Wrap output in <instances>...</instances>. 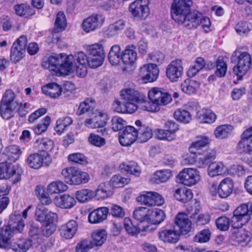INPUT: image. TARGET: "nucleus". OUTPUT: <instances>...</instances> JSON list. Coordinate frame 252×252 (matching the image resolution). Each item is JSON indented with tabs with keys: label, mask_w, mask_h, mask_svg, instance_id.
I'll return each mask as SVG.
<instances>
[{
	"label": "nucleus",
	"mask_w": 252,
	"mask_h": 252,
	"mask_svg": "<svg viewBox=\"0 0 252 252\" xmlns=\"http://www.w3.org/2000/svg\"><path fill=\"white\" fill-rule=\"evenodd\" d=\"M120 97L123 102L115 100L113 104L116 112L121 113H133L138 108L137 104L144 100V96L135 90L132 83H128L120 92Z\"/></svg>",
	"instance_id": "obj_1"
},
{
	"label": "nucleus",
	"mask_w": 252,
	"mask_h": 252,
	"mask_svg": "<svg viewBox=\"0 0 252 252\" xmlns=\"http://www.w3.org/2000/svg\"><path fill=\"white\" fill-rule=\"evenodd\" d=\"M73 56L63 53L54 54L42 63L43 67L56 73L63 75L70 74L73 68Z\"/></svg>",
	"instance_id": "obj_2"
},
{
	"label": "nucleus",
	"mask_w": 252,
	"mask_h": 252,
	"mask_svg": "<svg viewBox=\"0 0 252 252\" xmlns=\"http://www.w3.org/2000/svg\"><path fill=\"white\" fill-rule=\"evenodd\" d=\"M150 101L144 103L143 109L149 112H156L160 109V106L169 103L172 98L167 92L162 91L161 88H153L148 93Z\"/></svg>",
	"instance_id": "obj_3"
},
{
	"label": "nucleus",
	"mask_w": 252,
	"mask_h": 252,
	"mask_svg": "<svg viewBox=\"0 0 252 252\" xmlns=\"http://www.w3.org/2000/svg\"><path fill=\"white\" fill-rule=\"evenodd\" d=\"M238 53L239 55H238L237 52L235 51L232 55L231 59L232 62L237 60V64L233 67V72L238 76V78H241L250 69L252 60L250 55L247 52H243Z\"/></svg>",
	"instance_id": "obj_4"
},
{
	"label": "nucleus",
	"mask_w": 252,
	"mask_h": 252,
	"mask_svg": "<svg viewBox=\"0 0 252 252\" xmlns=\"http://www.w3.org/2000/svg\"><path fill=\"white\" fill-rule=\"evenodd\" d=\"M252 213L251 204H242L238 207L233 212L231 218L232 226L235 229L241 228L247 223L250 219V215Z\"/></svg>",
	"instance_id": "obj_5"
},
{
	"label": "nucleus",
	"mask_w": 252,
	"mask_h": 252,
	"mask_svg": "<svg viewBox=\"0 0 252 252\" xmlns=\"http://www.w3.org/2000/svg\"><path fill=\"white\" fill-rule=\"evenodd\" d=\"M191 0H174L171 7L172 18L176 21L191 11Z\"/></svg>",
	"instance_id": "obj_6"
},
{
	"label": "nucleus",
	"mask_w": 252,
	"mask_h": 252,
	"mask_svg": "<svg viewBox=\"0 0 252 252\" xmlns=\"http://www.w3.org/2000/svg\"><path fill=\"white\" fill-rule=\"evenodd\" d=\"M12 178L13 183L21 180L20 170L17 166L8 162L0 163V179Z\"/></svg>",
	"instance_id": "obj_7"
},
{
	"label": "nucleus",
	"mask_w": 252,
	"mask_h": 252,
	"mask_svg": "<svg viewBox=\"0 0 252 252\" xmlns=\"http://www.w3.org/2000/svg\"><path fill=\"white\" fill-rule=\"evenodd\" d=\"M27 45V37L24 35L20 36L14 42L10 52V60L12 63H18L24 57Z\"/></svg>",
	"instance_id": "obj_8"
},
{
	"label": "nucleus",
	"mask_w": 252,
	"mask_h": 252,
	"mask_svg": "<svg viewBox=\"0 0 252 252\" xmlns=\"http://www.w3.org/2000/svg\"><path fill=\"white\" fill-rule=\"evenodd\" d=\"M150 0H135L129 5V10L135 17L146 18L150 14Z\"/></svg>",
	"instance_id": "obj_9"
},
{
	"label": "nucleus",
	"mask_w": 252,
	"mask_h": 252,
	"mask_svg": "<svg viewBox=\"0 0 252 252\" xmlns=\"http://www.w3.org/2000/svg\"><path fill=\"white\" fill-rule=\"evenodd\" d=\"M177 179L180 183L187 186L197 184L200 179L199 172L192 168H184L178 175Z\"/></svg>",
	"instance_id": "obj_10"
},
{
	"label": "nucleus",
	"mask_w": 252,
	"mask_h": 252,
	"mask_svg": "<svg viewBox=\"0 0 252 252\" xmlns=\"http://www.w3.org/2000/svg\"><path fill=\"white\" fill-rule=\"evenodd\" d=\"M201 18V13L196 11H191L183 17L176 20L175 22L179 24L189 30L196 29L200 25Z\"/></svg>",
	"instance_id": "obj_11"
},
{
	"label": "nucleus",
	"mask_w": 252,
	"mask_h": 252,
	"mask_svg": "<svg viewBox=\"0 0 252 252\" xmlns=\"http://www.w3.org/2000/svg\"><path fill=\"white\" fill-rule=\"evenodd\" d=\"M26 161L30 167L38 169L43 165H50L52 162V158L49 154L41 155L33 153L28 156Z\"/></svg>",
	"instance_id": "obj_12"
},
{
	"label": "nucleus",
	"mask_w": 252,
	"mask_h": 252,
	"mask_svg": "<svg viewBox=\"0 0 252 252\" xmlns=\"http://www.w3.org/2000/svg\"><path fill=\"white\" fill-rule=\"evenodd\" d=\"M119 142L123 146H129L133 143L138 137V131L132 126H126L119 132Z\"/></svg>",
	"instance_id": "obj_13"
},
{
	"label": "nucleus",
	"mask_w": 252,
	"mask_h": 252,
	"mask_svg": "<svg viewBox=\"0 0 252 252\" xmlns=\"http://www.w3.org/2000/svg\"><path fill=\"white\" fill-rule=\"evenodd\" d=\"M104 21V17L99 14H93L85 19L82 23V28L86 32L95 31L100 28Z\"/></svg>",
	"instance_id": "obj_14"
},
{
	"label": "nucleus",
	"mask_w": 252,
	"mask_h": 252,
	"mask_svg": "<svg viewBox=\"0 0 252 252\" xmlns=\"http://www.w3.org/2000/svg\"><path fill=\"white\" fill-rule=\"evenodd\" d=\"M183 63L181 60L173 61L166 68V73L167 78L173 82H177L183 74Z\"/></svg>",
	"instance_id": "obj_15"
},
{
	"label": "nucleus",
	"mask_w": 252,
	"mask_h": 252,
	"mask_svg": "<svg viewBox=\"0 0 252 252\" xmlns=\"http://www.w3.org/2000/svg\"><path fill=\"white\" fill-rule=\"evenodd\" d=\"M140 75L145 83L156 81L158 76L159 70L155 63L144 64L140 68Z\"/></svg>",
	"instance_id": "obj_16"
},
{
	"label": "nucleus",
	"mask_w": 252,
	"mask_h": 252,
	"mask_svg": "<svg viewBox=\"0 0 252 252\" xmlns=\"http://www.w3.org/2000/svg\"><path fill=\"white\" fill-rule=\"evenodd\" d=\"M35 218L37 221L43 223L47 221L57 220L58 215L51 211L48 212L44 206L38 205L36 209Z\"/></svg>",
	"instance_id": "obj_17"
},
{
	"label": "nucleus",
	"mask_w": 252,
	"mask_h": 252,
	"mask_svg": "<svg viewBox=\"0 0 252 252\" xmlns=\"http://www.w3.org/2000/svg\"><path fill=\"white\" fill-rule=\"evenodd\" d=\"M175 223L179 227V231L181 234H187L191 229V221L186 213H179L175 218Z\"/></svg>",
	"instance_id": "obj_18"
},
{
	"label": "nucleus",
	"mask_w": 252,
	"mask_h": 252,
	"mask_svg": "<svg viewBox=\"0 0 252 252\" xmlns=\"http://www.w3.org/2000/svg\"><path fill=\"white\" fill-rule=\"evenodd\" d=\"M78 224L76 221L71 220L62 225L60 228L61 236L66 239L72 238L76 233Z\"/></svg>",
	"instance_id": "obj_19"
},
{
	"label": "nucleus",
	"mask_w": 252,
	"mask_h": 252,
	"mask_svg": "<svg viewBox=\"0 0 252 252\" xmlns=\"http://www.w3.org/2000/svg\"><path fill=\"white\" fill-rule=\"evenodd\" d=\"M233 187V182L231 178L227 177L223 179L218 187L219 196L222 198L228 197L232 193Z\"/></svg>",
	"instance_id": "obj_20"
},
{
	"label": "nucleus",
	"mask_w": 252,
	"mask_h": 252,
	"mask_svg": "<svg viewBox=\"0 0 252 252\" xmlns=\"http://www.w3.org/2000/svg\"><path fill=\"white\" fill-rule=\"evenodd\" d=\"M54 202L57 207L65 209L73 208L76 203L74 197L68 194L56 196L54 199Z\"/></svg>",
	"instance_id": "obj_21"
},
{
	"label": "nucleus",
	"mask_w": 252,
	"mask_h": 252,
	"mask_svg": "<svg viewBox=\"0 0 252 252\" xmlns=\"http://www.w3.org/2000/svg\"><path fill=\"white\" fill-rule=\"evenodd\" d=\"M180 234L179 231L174 229H165L159 231L158 236L162 241L174 244L178 241Z\"/></svg>",
	"instance_id": "obj_22"
},
{
	"label": "nucleus",
	"mask_w": 252,
	"mask_h": 252,
	"mask_svg": "<svg viewBox=\"0 0 252 252\" xmlns=\"http://www.w3.org/2000/svg\"><path fill=\"white\" fill-rule=\"evenodd\" d=\"M109 209L101 207L90 213L88 216L89 221L91 223H98L102 222L107 218Z\"/></svg>",
	"instance_id": "obj_23"
},
{
	"label": "nucleus",
	"mask_w": 252,
	"mask_h": 252,
	"mask_svg": "<svg viewBox=\"0 0 252 252\" xmlns=\"http://www.w3.org/2000/svg\"><path fill=\"white\" fill-rule=\"evenodd\" d=\"M89 56L87 57L83 52H79L76 56L78 65L76 67L77 73L81 77H84L87 74V66H88Z\"/></svg>",
	"instance_id": "obj_24"
},
{
	"label": "nucleus",
	"mask_w": 252,
	"mask_h": 252,
	"mask_svg": "<svg viewBox=\"0 0 252 252\" xmlns=\"http://www.w3.org/2000/svg\"><path fill=\"white\" fill-rule=\"evenodd\" d=\"M54 147L53 141L47 138H38L33 145V147L37 151L45 152L44 154H48L54 148Z\"/></svg>",
	"instance_id": "obj_25"
},
{
	"label": "nucleus",
	"mask_w": 252,
	"mask_h": 252,
	"mask_svg": "<svg viewBox=\"0 0 252 252\" xmlns=\"http://www.w3.org/2000/svg\"><path fill=\"white\" fill-rule=\"evenodd\" d=\"M135 124L138 127V128L137 129L138 134L137 139L140 142H145L152 138L153 132L150 127L142 125L140 120L136 121Z\"/></svg>",
	"instance_id": "obj_26"
},
{
	"label": "nucleus",
	"mask_w": 252,
	"mask_h": 252,
	"mask_svg": "<svg viewBox=\"0 0 252 252\" xmlns=\"http://www.w3.org/2000/svg\"><path fill=\"white\" fill-rule=\"evenodd\" d=\"M32 245V240L22 239L9 243L7 249H11L14 252H26Z\"/></svg>",
	"instance_id": "obj_27"
},
{
	"label": "nucleus",
	"mask_w": 252,
	"mask_h": 252,
	"mask_svg": "<svg viewBox=\"0 0 252 252\" xmlns=\"http://www.w3.org/2000/svg\"><path fill=\"white\" fill-rule=\"evenodd\" d=\"M13 234V230L9 225L3 226L0 229V248L7 249Z\"/></svg>",
	"instance_id": "obj_28"
},
{
	"label": "nucleus",
	"mask_w": 252,
	"mask_h": 252,
	"mask_svg": "<svg viewBox=\"0 0 252 252\" xmlns=\"http://www.w3.org/2000/svg\"><path fill=\"white\" fill-rule=\"evenodd\" d=\"M135 46L131 45L126 46L121 55V60L126 64H131L134 63L137 58V53Z\"/></svg>",
	"instance_id": "obj_29"
},
{
	"label": "nucleus",
	"mask_w": 252,
	"mask_h": 252,
	"mask_svg": "<svg viewBox=\"0 0 252 252\" xmlns=\"http://www.w3.org/2000/svg\"><path fill=\"white\" fill-rule=\"evenodd\" d=\"M199 209L196 208L194 213L190 216L194 223L196 225L203 226L208 224L211 219V216L208 213L199 214Z\"/></svg>",
	"instance_id": "obj_30"
},
{
	"label": "nucleus",
	"mask_w": 252,
	"mask_h": 252,
	"mask_svg": "<svg viewBox=\"0 0 252 252\" xmlns=\"http://www.w3.org/2000/svg\"><path fill=\"white\" fill-rule=\"evenodd\" d=\"M172 176L169 169L158 170L152 175L151 181L156 184H160L167 182Z\"/></svg>",
	"instance_id": "obj_31"
},
{
	"label": "nucleus",
	"mask_w": 252,
	"mask_h": 252,
	"mask_svg": "<svg viewBox=\"0 0 252 252\" xmlns=\"http://www.w3.org/2000/svg\"><path fill=\"white\" fill-rule=\"evenodd\" d=\"M41 90L43 94L54 98L58 97L62 92V88L55 83H50L43 86Z\"/></svg>",
	"instance_id": "obj_32"
},
{
	"label": "nucleus",
	"mask_w": 252,
	"mask_h": 252,
	"mask_svg": "<svg viewBox=\"0 0 252 252\" xmlns=\"http://www.w3.org/2000/svg\"><path fill=\"white\" fill-rule=\"evenodd\" d=\"M174 196L177 200L185 203L192 199L193 193L191 189L183 187L175 190Z\"/></svg>",
	"instance_id": "obj_33"
},
{
	"label": "nucleus",
	"mask_w": 252,
	"mask_h": 252,
	"mask_svg": "<svg viewBox=\"0 0 252 252\" xmlns=\"http://www.w3.org/2000/svg\"><path fill=\"white\" fill-rule=\"evenodd\" d=\"M19 106L12 104L0 103V115L5 120H9L13 117L15 113L17 111Z\"/></svg>",
	"instance_id": "obj_34"
},
{
	"label": "nucleus",
	"mask_w": 252,
	"mask_h": 252,
	"mask_svg": "<svg viewBox=\"0 0 252 252\" xmlns=\"http://www.w3.org/2000/svg\"><path fill=\"white\" fill-rule=\"evenodd\" d=\"M112 188L109 183H103L100 184L97 189L94 191L95 196H97L98 198L104 199L113 194Z\"/></svg>",
	"instance_id": "obj_35"
},
{
	"label": "nucleus",
	"mask_w": 252,
	"mask_h": 252,
	"mask_svg": "<svg viewBox=\"0 0 252 252\" xmlns=\"http://www.w3.org/2000/svg\"><path fill=\"white\" fill-rule=\"evenodd\" d=\"M90 180L89 175L86 173L82 172L80 169H77L72 178H70L67 184L70 185H78L87 183Z\"/></svg>",
	"instance_id": "obj_36"
},
{
	"label": "nucleus",
	"mask_w": 252,
	"mask_h": 252,
	"mask_svg": "<svg viewBox=\"0 0 252 252\" xmlns=\"http://www.w3.org/2000/svg\"><path fill=\"white\" fill-rule=\"evenodd\" d=\"M199 87V83L193 80L187 79L181 84L182 91L188 94H195L197 89Z\"/></svg>",
	"instance_id": "obj_37"
},
{
	"label": "nucleus",
	"mask_w": 252,
	"mask_h": 252,
	"mask_svg": "<svg viewBox=\"0 0 252 252\" xmlns=\"http://www.w3.org/2000/svg\"><path fill=\"white\" fill-rule=\"evenodd\" d=\"M209 143V138L206 136H203L195 142H193L189 148L190 152L194 155H200V150L206 146Z\"/></svg>",
	"instance_id": "obj_38"
},
{
	"label": "nucleus",
	"mask_w": 252,
	"mask_h": 252,
	"mask_svg": "<svg viewBox=\"0 0 252 252\" xmlns=\"http://www.w3.org/2000/svg\"><path fill=\"white\" fill-rule=\"evenodd\" d=\"M72 122L73 120L70 117L60 118L56 121L54 129L58 135H61Z\"/></svg>",
	"instance_id": "obj_39"
},
{
	"label": "nucleus",
	"mask_w": 252,
	"mask_h": 252,
	"mask_svg": "<svg viewBox=\"0 0 252 252\" xmlns=\"http://www.w3.org/2000/svg\"><path fill=\"white\" fill-rule=\"evenodd\" d=\"M133 216L136 220L140 222L149 223L150 211L147 208L141 207L136 208L133 211Z\"/></svg>",
	"instance_id": "obj_40"
},
{
	"label": "nucleus",
	"mask_w": 252,
	"mask_h": 252,
	"mask_svg": "<svg viewBox=\"0 0 252 252\" xmlns=\"http://www.w3.org/2000/svg\"><path fill=\"white\" fill-rule=\"evenodd\" d=\"M126 26V22L123 20H119L111 24L105 31V34L108 36H112L123 30Z\"/></svg>",
	"instance_id": "obj_41"
},
{
	"label": "nucleus",
	"mask_w": 252,
	"mask_h": 252,
	"mask_svg": "<svg viewBox=\"0 0 252 252\" xmlns=\"http://www.w3.org/2000/svg\"><path fill=\"white\" fill-rule=\"evenodd\" d=\"M92 241H91L94 247L101 246L107 238V233L104 230H96L92 234Z\"/></svg>",
	"instance_id": "obj_42"
},
{
	"label": "nucleus",
	"mask_w": 252,
	"mask_h": 252,
	"mask_svg": "<svg viewBox=\"0 0 252 252\" xmlns=\"http://www.w3.org/2000/svg\"><path fill=\"white\" fill-rule=\"evenodd\" d=\"M121 48L119 46L115 45L112 46L108 54V58L112 65H118L121 59Z\"/></svg>",
	"instance_id": "obj_43"
},
{
	"label": "nucleus",
	"mask_w": 252,
	"mask_h": 252,
	"mask_svg": "<svg viewBox=\"0 0 252 252\" xmlns=\"http://www.w3.org/2000/svg\"><path fill=\"white\" fill-rule=\"evenodd\" d=\"M75 197L80 203H84L95 196L94 192L90 189H82L76 191Z\"/></svg>",
	"instance_id": "obj_44"
},
{
	"label": "nucleus",
	"mask_w": 252,
	"mask_h": 252,
	"mask_svg": "<svg viewBox=\"0 0 252 252\" xmlns=\"http://www.w3.org/2000/svg\"><path fill=\"white\" fill-rule=\"evenodd\" d=\"M226 170V167L222 162H214L209 165L208 174L210 177H213L225 173Z\"/></svg>",
	"instance_id": "obj_45"
},
{
	"label": "nucleus",
	"mask_w": 252,
	"mask_h": 252,
	"mask_svg": "<svg viewBox=\"0 0 252 252\" xmlns=\"http://www.w3.org/2000/svg\"><path fill=\"white\" fill-rule=\"evenodd\" d=\"M67 26V21L63 12L60 11L56 15L55 22L54 32H59L65 30Z\"/></svg>",
	"instance_id": "obj_46"
},
{
	"label": "nucleus",
	"mask_w": 252,
	"mask_h": 252,
	"mask_svg": "<svg viewBox=\"0 0 252 252\" xmlns=\"http://www.w3.org/2000/svg\"><path fill=\"white\" fill-rule=\"evenodd\" d=\"M120 168L122 171L136 176H139L141 174L140 167L134 161H130L128 164L122 163L120 165Z\"/></svg>",
	"instance_id": "obj_47"
},
{
	"label": "nucleus",
	"mask_w": 252,
	"mask_h": 252,
	"mask_svg": "<svg viewBox=\"0 0 252 252\" xmlns=\"http://www.w3.org/2000/svg\"><path fill=\"white\" fill-rule=\"evenodd\" d=\"M67 186L63 182L56 181L51 183L47 186V191L50 194L59 193L65 191Z\"/></svg>",
	"instance_id": "obj_48"
},
{
	"label": "nucleus",
	"mask_w": 252,
	"mask_h": 252,
	"mask_svg": "<svg viewBox=\"0 0 252 252\" xmlns=\"http://www.w3.org/2000/svg\"><path fill=\"white\" fill-rule=\"evenodd\" d=\"M216 155V152L213 150L206 152L204 155L198 158V166L202 168L207 166L215 159Z\"/></svg>",
	"instance_id": "obj_49"
},
{
	"label": "nucleus",
	"mask_w": 252,
	"mask_h": 252,
	"mask_svg": "<svg viewBox=\"0 0 252 252\" xmlns=\"http://www.w3.org/2000/svg\"><path fill=\"white\" fill-rule=\"evenodd\" d=\"M5 150L8 158L13 162L16 161L22 154L20 147L17 145H10L6 147Z\"/></svg>",
	"instance_id": "obj_50"
},
{
	"label": "nucleus",
	"mask_w": 252,
	"mask_h": 252,
	"mask_svg": "<svg viewBox=\"0 0 252 252\" xmlns=\"http://www.w3.org/2000/svg\"><path fill=\"white\" fill-rule=\"evenodd\" d=\"M238 143L239 148L244 152L252 154V136H243Z\"/></svg>",
	"instance_id": "obj_51"
},
{
	"label": "nucleus",
	"mask_w": 252,
	"mask_h": 252,
	"mask_svg": "<svg viewBox=\"0 0 252 252\" xmlns=\"http://www.w3.org/2000/svg\"><path fill=\"white\" fill-rule=\"evenodd\" d=\"M232 130L230 125H221L218 126L214 131V134L217 138L223 139L228 136Z\"/></svg>",
	"instance_id": "obj_52"
},
{
	"label": "nucleus",
	"mask_w": 252,
	"mask_h": 252,
	"mask_svg": "<svg viewBox=\"0 0 252 252\" xmlns=\"http://www.w3.org/2000/svg\"><path fill=\"white\" fill-rule=\"evenodd\" d=\"M129 178H126L119 175H115L111 179L109 184L112 188L123 187L130 182Z\"/></svg>",
	"instance_id": "obj_53"
},
{
	"label": "nucleus",
	"mask_w": 252,
	"mask_h": 252,
	"mask_svg": "<svg viewBox=\"0 0 252 252\" xmlns=\"http://www.w3.org/2000/svg\"><path fill=\"white\" fill-rule=\"evenodd\" d=\"M153 196V191L146 192L137 197V200L147 206H153L155 205Z\"/></svg>",
	"instance_id": "obj_54"
},
{
	"label": "nucleus",
	"mask_w": 252,
	"mask_h": 252,
	"mask_svg": "<svg viewBox=\"0 0 252 252\" xmlns=\"http://www.w3.org/2000/svg\"><path fill=\"white\" fill-rule=\"evenodd\" d=\"M50 117L47 116L43 119L42 123L33 126L32 128L35 134H41L46 131L48 127L50 125Z\"/></svg>",
	"instance_id": "obj_55"
},
{
	"label": "nucleus",
	"mask_w": 252,
	"mask_h": 252,
	"mask_svg": "<svg viewBox=\"0 0 252 252\" xmlns=\"http://www.w3.org/2000/svg\"><path fill=\"white\" fill-rule=\"evenodd\" d=\"M216 70L215 74L218 77H223L225 76L227 65L222 57H219L216 62Z\"/></svg>",
	"instance_id": "obj_56"
},
{
	"label": "nucleus",
	"mask_w": 252,
	"mask_h": 252,
	"mask_svg": "<svg viewBox=\"0 0 252 252\" xmlns=\"http://www.w3.org/2000/svg\"><path fill=\"white\" fill-rule=\"evenodd\" d=\"M15 94L11 90H7L5 91L2 96V99L0 101V103L12 104L14 103V105L19 106L20 105L22 107V103H18L15 101Z\"/></svg>",
	"instance_id": "obj_57"
},
{
	"label": "nucleus",
	"mask_w": 252,
	"mask_h": 252,
	"mask_svg": "<svg viewBox=\"0 0 252 252\" xmlns=\"http://www.w3.org/2000/svg\"><path fill=\"white\" fill-rule=\"evenodd\" d=\"M165 214L162 210L157 209L152 213L150 215L149 223L152 224H159L163 221L165 219Z\"/></svg>",
	"instance_id": "obj_58"
},
{
	"label": "nucleus",
	"mask_w": 252,
	"mask_h": 252,
	"mask_svg": "<svg viewBox=\"0 0 252 252\" xmlns=\"http://www.w3.org/2000/svg\"><path fill=\"white\" fill-rule=\"evenodd\" d=\"M89 56H105L104 49L101 44L96 43L87 46Z\"/></svg>",
	"instance_id": "obj_59"
},
{
	"label": "nucleus",
	"mask_w": 252,
	"mask_h": 252,
	"mask_svg": "<svg viewBox=\"0 0 252 252\" xmlns=\"http://www.w3.org/2000/svg\"><path fill=\"white\" fill-rule=\"evenodd\" d=\"M211 235V233L209 229H204L195 235L193 241L200 243H206L210 240Z\"/></svg>",
	"instance_id": "obj_60"
},
{
	"label": "nucleus",
	"mask_w": 252,
	"mask_h": 252,
	"mask_svg": "<svg viewBox=\"0 0 252 252\" xmlns=\"http://www.w3.org/2000/svg\"><path fill=\"white\" fill-rule=\"evenodd\" d=\"M174 118L178 121L184 123H188L191 117L189 113L185 110L179 109L174 112Z\"/></svg>",
	"instance_id": "obj_61"
},
{
	"label": "nucleus",
	"mask_w": 252,
	"mask_h": 252,
	"mask_svg": "<svg viewBox=\"0 0 252 252\" xmlns=\"http://www.w3.org/2000/svg\"><path fill=\"white\" fill-rule=\"evenodd\" d=\"M112 129L115 131H121L126 126V122L121 117L115 116L111 120Z\"/></svg>",
	"instance_id": "obj_62"
},
{
	"label": "nucleus",
	"mask_w": 252,
	"mask_h": 252,
	"mask_svg": "<svg viewBox=\"0 0 252 252\" xmlns=\"http://www.w3.org/2000/svg\"><path fill=\"white\" fill-rule=\"evenodd\" d=\"M8 225L11 229L13 230L14 234L17 232H21L25 226V223L22 219H16L13 220L12 218L9 221Z\"/></svg>",
	"instance_id": "obj_63"
},
{
	"label": "nucleus",
	"mask_w": 252,
	"mask_h": 252,
	"mask_svg": "<svg viewBox=\"0 0 252 252\" xmlns=\"http://www.w3.org/2000/svg\"><path fill=\"white\" fill-rule=\"evenodd\" d=\"M252 25L247 22H239L235 26V30L240 35H244L251 30Z\"/></svg>",
	"instance_id": "obj_64"
}]
</instances>
